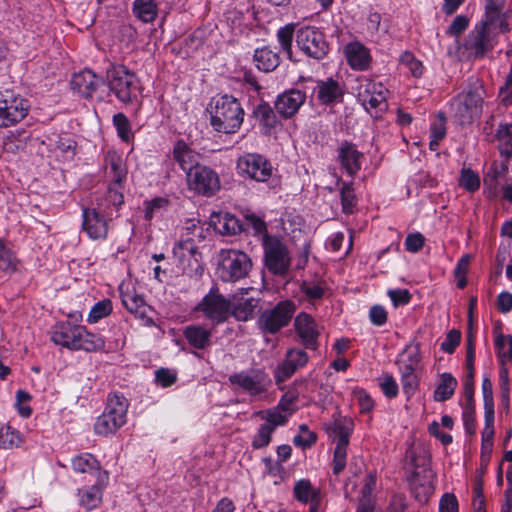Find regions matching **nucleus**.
<instances>
[{"mask_svg": "<svg viewBox=\"0 0 512 512\" xmlns=\"http://www.w3.org/2000/svg\"><path fill=\"white\" fill-rule=\"evenodd\" d=\"M110 90L122 102H128V68L122 64L113 65L107 70Z\"/></svg>", "mask_w": 512, "mask_h": 512, "instance_id": "obj_27", "label": "nucleus"}, {"mask_svg": "<svg viewBox=\"0 0 512 512\" xmlns=\"http://www.w3.org/2000/svg\"><path fill=\"white\" fill-rule=\"evenodd\" d=\"M210 114L213 129L226 134L237 132L244 119V110L238 99L227 94L213 99Z\"/></svg>", "mask_w": 512, "mask_h": 512, "instance_id": "obj_3", "label": "nucleus"}, {"mask_svg": "<svg viewBox=\"0 0 512 512\" xmlns=\"http://www.w3.org/2000/svg\"><path fill=\"white\" fill-rule=\"evenodd\" d=\"M509 14L505 11V0H486L484 18L478 24H485L488 29L498 28L497 33H507L510 30Z\"/></svg>", "mask_w": 512, "mask_h": 512, "instance_id": "obj_19", "label": "nucleus"}, {"mask_svg": "<svg viewBox=\"0 0 512 512\" xmlns=\"http://www.w3.org/2000/svg\"><path fill=\"white\" fill-rule=\"evenodd\" d=\"M254 61L259 70L271 72L278 67L280 58L279 55L269 47H263L255 50Z\"/></svg>", "mask_w": 512, "mask_h": 512, "instance_id": "obj_35", "label": "nucleus"}, {"mask_svg": "<svg viewBox=\"0 0 512 512\" xmlns=\"http://www.w3.org/2000/svg\"><path fill=\"white\" fill-rule=\"evenodd\" d=\"M410 490L419 503H426L434 492L433 473L430 469L414 471L409 478Z\"/></svg>", "mask_w": 512, "mask_h": 512, "instance_id": "obj_23", "label": "nucleus"}, {"mask_svg": "<svg viewBox=\"0 0 512 512\" xmlns=\"http://www.w3.org/2000/svg\"><path fill=\"white\" fill-rule=\"evenodd\" d=\"M104 482H98L90 487L82 488L78 490L80 505L87 510L96 508L102 499V489Z\"/></svg>", "mask_w": 512, "mask_h": 512, "instance_id": "obj_34", "label": "nucleus"}, {"mask_svg": "<svg viewBox=\"0 0 512 512\" xmlns=\"http://www.w3.org/2000/svg\"><path fill=\"white\" fill-rule=\"evenodd\" d=\"M309 361L308 354L301 349H288L285 358L275 370L276 383L289 379L298 369L303 368Z\"/></svg>", "mask_w": 512, "mask_h": 512, "instance_id": "obj_21", "label": "nucleus"}, {"mask_svg": "<svg viewBox=\"0 0 512 512\" xmlns=\"http://www.w3.org/2000/svg\"><path fill=\"white\" fill-rule=\"evenodd\" d=\"M495 137L499 142L498 148L500 154L506 158H512V124H500Z\"/></svg>", "mask_w": 512, "mask_h": 512, "instance_id": "obj_38", "label": "nucleus"}, {"mask_svg": "<svg viewBox=\"0 0 512 512\" xmlns=\"http://www.w3.org/2000/svg\"><path fill=\"white\" fill-rule=\"evenodd\" d=\"M295 32L293 24H287L277 31V39L280 47L282 51L287 54L290 60L293 59L292 42L295 38Z\"/></svg>", "mask_w": 512, "mask_h": 512, "instance_id": "obj_46", "label": "nucleus"}, {"mask_svg": "<svg viewBox=\"0 0 512 512\" xmlns=\"http://www.w3.org/2000/svg\"><path fill=\"white\" fill-rule=\"evenodd\" d=\"M294 497L301 503L319 502L320 491L308 479H300L293 488Z\"/></svg>", "mask_w": 512, "mask_h": 512, "instance_id": "obj_36", "label": "nucleus"}, {"mask_svg": "<svg viewBox=\"0 0 512 512\" xmlns=\"http://www.w3.org/2000/svg\"><path fill=\"white\" fill-rule=\"evenodd\" d=\"M457 379L450 373H443L440 377V383L434 391V400L444 402L449 400L457 387Z\"/></svg>", "mask_w": 512, "mask_h": 512, "instance_id": "obj_37", "label": "nucleus"}, {"mask_svg": "<svg viewBox=\"0 0 512 512\" xmlns=\"http://www.w3.org/2000/svg\"><path fill=\"white\" fill-rule=\"evenodd\" d=\"M237 170L240 176L257 182H266L273 172L271 162L261 154L247 153L237 160Z\"/></svg>", "mask_w": 512, "mask_h": 512, "instance_id": "obj_16", "label": "nucleus"}, {"mask_svg": "<svg viewBox=\"0 0 512 512\" xmlns=\"http://www.w3.org/2000/svg\"><path fill=\"white\" fill-rule=\"evenodd\" d=\"M17 266L16 258L8 249L2 239H0V270L9 272L15 271Z\"/></svg>", "mask_w": 512, "mask_h": 512, "instance_id": "obj_56", "label": "nucleus"}, {"mask_svg": "<svg viewBox=\"0 0 512 512\" xmlns=\"http://www.w3.org/2000/svg\"><path fill=\"white\" fill-rule=\"evenodd\" d=\"M294 328L299 342L310 350H316L319 346L320 332L313 317L305 312L299 313L294 321Z\"/></svg>", "mask_w": 512, "mask_h": 512, "instance_id": "obj_20", "label": "nucleus"}, {"mask_svg": "<svg viewBox=\"0 0 512 512\" xmlns=\"http://www.w3.org/2000/svg\"><path fill=\"white\" fill-rule=\"evenodd\" d=\"M252 268L250 257L235 249L221 250L217 268L223 282H236L248 276Z\"/></svg>", "mask_w": 512, "mask_h": 512, "instance_id": "obj_8", "label": "nucleus"}, {"mask_svg": "<svg viewBox=\"0 0 512 512\" xmlns=\"http://www.w3.org/2000/svg\"><path fill=\"white\" fill-rule=\"evenodd\" d=\"M317 101L322 105H333L343 101L344 87L333 78L319 80L313 88Z\"/></svg>", "mask_w": 512, "mask_h": 512, "instance_id": "obj_24", "label": "nucleus"}, {"mask_svg": "<svg viewBox=\"0 0 512 512\" xmlns=\"http://www.w3.org/2000/svg\"><path fill=\"white\" fill-rule=\"evenodd\" d=\"M295 311L296 305L293 301H281L260 314L257 320L258 328L263 334H276L290 323Z\"/></svg>", "mask_w": 512, "mask_h": 512, "instance_id": "obj_12", "label": "nucleus"}, {"mask_svg": "<svg viewBox=\"0 0 512 512\" xmlns=\"http://www.w3.org/2000/svg\"><path fill=\"white\" fill-rule=\"evenodd\" d=\"M460 340L461 332L456 329L450 330L447 333L445 340L440 345L441 350L448 354H452L457 348V346L460 344Z\"/></svg>", "mask_w": 512, "mask_h": 512, "instance_id": "obj_61", "label": "nucleus"}, {"mask_svg": "<svg viewBox=\"0 0 512 512\" xmlns=\"http://www.w3.org/2000/svg\"><path fill=\"white\" fill-rule=\"evenodd\" d=\"M51 341L69 350L93 352L104 347V339L91 333L85 326L73 324L70 321L57 322L51 330Z\"/></svg>", "mask_w": 512, "mask_h": 512, "instance_id": "obj_1", "label": "nucleus"}, {"mask_svg": "<svg viewBox=\"0 0 512 512\" xmlns=\"http://www.w3.org/2000/svg\"><path fill=\"white\" fill-rule=\"evenodd\" d=\"M262 247L264 264L268 271L273 275H285L289 270L291 259L283 241L275 235H264Z\"/></svg>", "mask_w": 512, "mask_h": 512, "instance_id": "obj_9", "label": "nucleus"}, {"mask_svg": "<svg viewBox=\"0 0 512 512\" xmlns=\"http://www.w3.org/2000/svg\"><path fill=\"white\" fill-rule=\"evenodd\" d=\"M475 349L473 335L470 333L467 341L466 351V376L464 380V396L466 399L463 407L462 418L465 432L474 435L476 431L475 402H474V375H475Z\"/></svg>", "mask_w": 512, "mask_h": 512, "instance_id": "obj_6", "label": "nucleus"}, {"mask_svg": "<svg viewBox=\"0 0 512 512\" xmlns=\"http://www.w3.org/2000/svg\"><path fill=\"white\" fill-rule=\"evenodd\" d=\"M173 159L187 175L194 170L196 166H200L198 163V154L182 140L174 145Z\"/></svg>", "mask_w": 512, "mask_h": 512, "instance_id": "obj_32", "label": "nucleus"}, {"mask_svg": "<svg viewBox=\"0 0 512 512\" xmlns=\"http://www.w3.org/2000/svg\"><path fill=\"white\" fill-rule=\"evenodd\" d=\"M401 372V384L403 392L410 398L418 389L419 381L415 371H404Z\"/></svg>", "mask_w": 512, "mask_h": 512, "instance_id": "obj_55", "label": "nucleus"}, {"mask_svg": "<svg viewBox=\"0 0 512 512\" xmlns=\"http://www.w3.org/2000/svg\"><path fill=\"white\" fill-rule=\"evenodd\" d=\"M106 168L112 177V182L104 197L106 203L111 205L117 210L124 205V183L126 180L127 166L123 161L122 156L116 151H109L105 157ZM110 207V204H107Z\"/></svg>", "mask_w": 512, "mask_h": 512, "instance_id": "obj_7", "label": "nucleus"}, {"mask_svg": "<svg viewBox=\"0 0 512 512\" xmlns=\"http://www.w3.org/2000/svg\"><path fill=\"white\" fill-rule=\"evenodd\" d=\"M112 312V302L109 299H104L97 302L90 309L87 317L89 323H97L99 320L108 316Z\"/></svg>", "mask_w": 512, "mask_h": 512, "instance_id": "obj_49", "label": "nucleus"}, {"mask_svg": "<svg viewBox=\"0 0 512 512\" xmlns=\"http://www.w3.org/2000/svg\"><path fill=\"white\" fill-rule=\"evenodd\" d=\"M104 198L98 199V208H85L83 209V229L86 231L88 236L92 239L104 238L107 234V223L104 218V214L113 216V213H117V210L110 204L107 207Z\"/></svg>", "mask_w": 512, "mask_h": 512, "instance_id": "obj_15", "label": "nucleus"}, {"mask_svg": "<svg viewBox=\"0 0 512 512\" xmlns=\"http://www.w3.org/2000/svg\"><path fill=\"white\" fill-rule=\"evenodd\" d=\"M183 336L188 344L197 350H205L212 343V330L199 324L186 326L183 330Z\"/></svg>", "mask_w": 512, "mask_h": 512, "instance_id": "obj_30", "label": "nucleus"}, {"mask_svg": "<svg viewBox=\"0 0 512 512\" xmlns=\"http://www.w3.org/2000/svg\"><path fill=\"white\" fill-rule=\"evenodd\" d=\"M298 400V393L296 391H288L286 392L280 399L277 409L282 412L287 413L288 415H292L295 412V403Z\"/></svg>", "mask_w": 512, "mask_h": 512, "instance_id": "obj_59", "label": "nucleus"}, {"mask_svg": "<svg viewBox=\"0 0 512 512\" xmlns=\"http://www.w3.org/2000/svg\"><path fill=\"white\" fill-rule=\"evenodd\" d=\"M190 189L204 196H212L220 189L218 174L207 166H196L188 173L187 177Z\"/></svg>", "mask_w": 512, "mask_h": 512, "instance_id": "obj_17", "label": "nucleus"}, {"mask_svg": "<svg viewBox=\"0 0 512 512\" xmlns=\"http://www.w3.org/2000/svg\"><path fill=\"white\" fill-rule=\"evenodd\" d=\"M306 100L305 93L300 90L292 89L279 95L275 101V110L283 118H291Z\"/></svg>", "mask_w": 512, "mask_h": 512, "instance_id": "obj_25", "label": "nucleus"}, {"mask_svg": "<svg viewBox=\"0 0 512 512\" xmlns=\"http://www.w3.org/2000/svg\"><path fill=\"white\" fill-rule=\"evenodd\" d=\"M439 512H458V501L454 494L445 493L439 502Z\"/></svg>", "mask_w": 512, "mask_h": 512, "instance_id": "obj_64", "label": "nucleus"}, {"mask_svg": "<svg viewBox=\"0 0 512 512\" xmlns=\"http://www.w3.org/2000/svg\"><path fill=\"white\" fill-rule=\"evenodd\" d=\"M234 390H239L254 397L266 392L271 380L263 368H250L233 373L228 378Z\"/></svg>", "mask_w": 512, "mask_h": 512, "instance_id": "obj_11", "label": "nucleus"}, {"mask_svg": "<svg viewBox=\"0 0 512 512\" xmlns=\"http://www.w3.org/2000/svg\"><path fill=\"white\" fill-rule=\"evenodd\" d=\"M351 428L343 423H336L334 427V435L336 446L333 457V473L339 475L346 466L347 446Z\"/></svg>", "mask_w": 512, "mask_h": 512, "instance_id": "obj_22", "label": "nucleus"}, {"mask_svg": "<svg viewBox=\"0 0 512 512\" xmlns=\"http://www.w3.org/2000/svg\"><path fill=\"white\" fill-rule=\"evenodd\" d=\"M380 387L384 395L388 398H394L398 394V384L391 374H384L380 379Z\"/></svg>", "mask_w": 512, "mask_h": 512, "instance_id": "obj_63", "label": "nucleus"}, {"mask_svg": "<svg viewBox=\"0 0 512 512\" xmlns=\"http://www.w3.org/2000/svg\"><path fill=\"white\" fill-rule=\"evenodd\" d=\"M197 247L193 237H186L179 241L173 248V255L179 261L192 257L196 253Z\"/></svg>", "mask_w": 512, "mask_h": 512, "instance_id": "obj_47", "label": "nucleus"}, {"mask_svg": "<svg viewBox=\"0 0 512 512\" xmlns=\"http://www.w3.org/2000/svg\"><path fill=\"white\" fill-rule=\"evenodd\" d=\"M253 117L266 129L274 128L277 123V116L273 108L266 102H261L253 110Z\"/></svg>", "mask_w": 512, "mask_h": 512, "instance_id": "obj_39", "label": "nucleus"}, {"mask_svg": "<svg viewBox=\"0 0 512 512\" xmlns=\"http://www.w3.org/2000/svg\"><path fill=\"white\" fill-rule=\"evenodd\" d=\"M469 26V18L465 15L456 16L446 30V34L458 38Z\"/></svg>", "mask_w": 512, "mask_h": 512, "instance_id": "obj_60", "label": "nucleus"}, {"mask_svg": "<svg viewBox=\"0 0 512 512\" xmlns=\"http://www.w3.org/2000/svg\"><path fill=\"white\" fill-rule=\"evenodd\" d=\"M104 85L105 82L103 78L88 69L74 74L71 80L73 90L77 91L85 98L92 97L93 93Z\"/></svg>", "mask_w": 512, "mask_h": 512, "instance_id": "obj_26", "label": "nucleus"}, {"mask_svg": "<svg viewBox=\"0 0 512 512\" xmlns=\"http://www.w3.org/2000/svg\"><path fill=\"white\" fill-rule=\"evenodd\" d=\"M485 90L478 78H470L468 87L451 103L453 117L460 125H468L482 114Z\"/></svg>", "mask_w": 512, "mask_h": 512, "instance_id": "obj_2", "label": "nucleus"}, {"mask_svg": "<svg viewBox=\"0 0 512 512\" xmlns=\"http://www.w3.org/2000/svg\"><path fill=\"white\" fill-rule=\"evenodd\" d=\"M29 110L26 99L12 90L0 92V127H9L23 120Z\"/></svg>", "mask_w": 512, "mask_h": 512, "instance_id": "obj_14", "label": "nucleus"}, {"mask_svg": "<svg viewBox=\"0 0 512 512\" xmlns=\"http://www.w3.org/2000/svg\"><path fill=\"white\" fill-rule=\"evenodd\" d=\"M507 166L504 164L497 165L493 163L488 172L484 176V186L490 190H496L498 183L497 179L507 171Z\"/></svg>", "mask_w": 512, "mask_h": 512, "instance_id": "obj_54", "label": "nucleus"}, {"mask_svg": "<svg viewBox=\"0 0 512 512\" xmlns=\"http://www.w3.org/2000/svg\"><path fill=\"white\" fill-rule=\"evenodd\" d=\"M214 229L221 235H236L241 232L240 220L232 214H217L212 217Z\"/></svg>", "mask_w": 512, "mask_h": 512, "instance_id": "obj_33", "label": "nucleus"}, {"mask_svg": "<svg viewBox=\"0 0 512 512\" xmlns=\"http://www.w3.org/2000/svg\"><path fill=\"white\" fill-rule=\"evenodd\" d=\"M495 348L501 361H512V336L499 334L495 339Z\"/></svg>", "mask_w": 512, "mask_h": 512, "instance_id": "obj_51", "label": "nucleus"}, {"mask_svg": "<svg viewBox=\"0 0 512 512\" xmlns=\"http://www.w3.org/2000/svg\"><path fill=\"white\" fill-rule=\"evenodd\" d=\"M133 12L139 20L151 22L157 15V7L154 0H135Z\"/></svg>", "mask_w": 512, "mask_h": 512, "instance_id": "obj_43", "label": "nucleus"}, {"mask_svg": "<svg viewBox=\"0 0 512 512\" xmlns=\"http://www.w3.org/2000/svg\"><path fill=\"white\" fill-rule=\"evenodd\" d=\"M259 415H261L262 419H266V425H273L274 429L276 426L286 424L288 417L290 416L287 413L283 414L282 411L277 409V407L273 410L260 411Z\"/></svg>", "mask_w": 512, "mask_h": 512, "instance_id": "obj_58", "label": "nucleus"}, {"mask_svg": "<svg viewBox=\"0 0 512 512\" xmlns=\"http://www.w3.org/2000/svg\"><path fill=\"white\" fill-rule=\"evenodd\" d=\"M258 302L257 299L252 297L240 301L234 307L231 306V315L238 321H247L253 317Z\"/></svg>", "mask_w": 512, "mask_h": 512, "instance_id": "obj_44", "label": "nucleus"}, {"mask_svg": "<svg viewBox=\"0 0 512 512\" xmlns=\"http://www.w3.org/2000/svg\"><path fill=\"white\" fill-rule=\"evenodd\" d=\"M23 442L20 433L9 425L0 424V449L18 447Z\"/></svg>", "mask_w": 512, "mask_h": 512, "instance_id": "obj_45", "label": "nucleus"}, {"mask_svg": "<svg viewBox=\"0 0 512 512\" xmlns=\"http://www.w3.org/2000/svg\"><path fill=\"white\" fill-rule=\"evenodd\" d=\"M362 157L363 154L351 142H342L338 149V160L350 176H355L361 169L360 159Z\"/></svg>", "mask_w": 512, "mask_h": 512, "instance_id": "obj_28", "label": "nucleus"}, {"mask_svg": "<svg viewBox=\"0 0 512 512\" xmlns=\"http://www.w3.org/2000/svg\"><path fill=\"white\" fill-rule=\"evenodd\" d=\"M246 221L247 225L250 226L254 230L255 234L260 237L262 243L264 235H269L265 221L255 214L247 215Z\"/></svg>", "mask_w": 512, "mask_h": 512, "instance_id": "obj_62", "label": "nucleus"}, {"mask_svg": "<svg viewBox=\"0 0 512 512\" xmlns=\"http://www.w3.org/2000/svg\"><path fill=\"white\" fill-rule=\"evenodd\" d=\"M498 43V33L488 29L485 24L476 23L463 43H458L459 58L468 60L482 59L491 53Z\"/></svg>", "mask_w": 512, "mask_h": 512, "instance_id": "obj_4", "label": "nucleus"}, {"mask_svg": "<svg viewBox=\"0 0 512 512\" xmlns=\"http://www.w3.org/2000/svg\"><path fill=\"white\" fill-rule=\"evenodd\" d=\"M349 65L355 70H365L369 67L371 56L369 50L359 42H352L344 49Z\"/></svg>", "mask_w": 512, "mask_h": 512, "instance_id": "obj_31", "label": "nucleus"}, {"mask_svg": "<svg viewBox=\"0 0 512 512\" xmlns=\"http://www.w3.org/2000/svg\"><path fill=\"white\" fill-rule=\"evenodd\" d=\"M274 432L273 425L263 424L259 427L256 435L253 438L252 446L255 449L266 447L271 441V435Z\"/></svg>", "mask_w": 512, "mask_h": 512, "instance_id": "obj_57", "label": "nucleus"}, {"mask_svg": "<svg viewBox=\"0 0 512 512\" xmlns=\"http://www.w3.org/2000/svg\"><path fill=\"white\" fill-rule=\"evenodd\" d=\"M494 417H485V427L482 431L481 443V461L487 463L490 460L493 437H494Z\"/></svg>", "mask_w": 512, "mask_h": 512, "instance_id": "obj_40", "label": "nucleus"}, {"mask_svg": "<svg viewBox=\"0 0 512 512\" xmlns=\"http://www.w3.org/2000/svg\"><path fill=\"white\" fill-rule=\"evenodd\" d=\"M400 63L409 69L411 74L418 78L423 74V64L415 58L414 54L410 51H405L400 57Z\"/></svg>", "mask_w": 512, "mask_h": 512, "instance_id": "obj_53", "label": "nucleus"}, {"mask_svg": "<svg viewBox=\"0 0 512 512\" xmlns=\"http://www.w3.org/2000/svg\"><path fill=\"white\" fill-rule=\"evenodd\" d=\"M128 401L118 392L109 395L107 406L94 424V431L98 435L106 436L117 431L126 423Z\"/></svg>", "mask_w": 512, "mask_h": 512, "instance_id": "obj_5", "label": "nucleus"}, {"mask_svg": "<svg viewBox=\"0 0 512 512\" xmlns=\"http://www.w3.org/2000/svg\"><path fill=\"white\" fill-rule=\"evenodd\" d=\"M459 185L468 192H475L480 187V178L476 172L470 168H463L459 179Z\"/></svg>", "mask_w": 512, "mask_h": 512, "instance_id": "obj_50", "label": "nucleus"}, {"mask_svg": "<svg viewBox=\"0 0 512 512\" xmlns=\"http://www.w3.org/2000/svg\"><path fill=\"white\" fill-rule=\"evenodd\" d=\"M482 394L484 404V417H494L493 385L489 377L482 380Z\"/></svg>", "mask_w": 512, "mask_h": 512, "instance_id": "obj_48", "label": "nucleus"}, {"mask_svg": "<svg viewBox=\"0 0 512 512\" xmlns=\"http://www.w3.org/2000/svg\"><path fill=\"white\" fill-rule=\"evenodd\" d=\"M340 196L343 212L346 214L352 213L356 205V197L352 184L343 183L340 190Z\"/></svg>", "mask_w": 512, "mask_h": 512, "instance_id": "obj_52", "label": "nucleus"}, {"mask_svg": "<svg viewBox=\"0 0 512 512\" xmlns=\"http://www.w3.org/2000/svg\"><path fill=\"white\" fill-rule=\"evenodd\" d=\"M152 309L145 303L142 297L135 296L130 299V314L134 316L136 320H139L143 325H149L153 323L150 313Z\"/></svg>", "mask_w": 512, "mask_h": 512, "instance_id": "obj_41", "label": "nucleus"}, {"mask_svg": "<svg viewBox=\"0 0 512 512\" xmlns=\"http://www.w3.org/2000/svg\"><path fill=\"white\" fill-rule=\"evenodd\" d=\"M72 468L78 473L96 474L98 482L108 479L106 471H102L99 461L91 453H81L72 458Z\"/></svg>", "mask_w": 512, "mask_h": 512, "instance_id": "obj_29", "label": "nucleus"}, {"mask_svg": "<svg viewBox=\"0 0 512 512\" xmlns=\"http://www.w3.org/2000/svg\"><path fill=\"white\" fill-rule=\"evenodd\" d=\"M194 310L202 313L213 325H219L231 316V301L225 298L217 288L212 287Z\"/></svg>", "mask_w": 512, "mask_h": 512, "instance_id": "obj_13", "label": "nucleus"}, {"mask_svg": "<svg viewBox=\"0 0 512 512\" xmlns=\"http://www.w3.org/2000/svg\"><path fill=\"white\" fill-rule=\"evenodd\" d=\"M401 356L403 359L400 360V370L404 371H416L420 361H421V354L419 346L409 344L406 346V348L403 350Z\"/></svg>", "mask_w": 512, "mask_h": 512, "instance_id": "obj_42", "label": "nucleus"}, {"mask_svg": "<svg viewBox=\"0 0 512 512\" xmlns=\"http://www.w3.org/2000/svg\"><path fill=\"white\" fill-rule=\"evenodd\" d=\"M355 90L358 100L366 109H376L385 105L387 90L382 83L374 82L365 77L358 78Z\"/></svg>", "mask_w": 512, "mask_h": 512, "instance_id": "obj_18", "label": "nucleus"}, {"mask_svg": "<svg viewBox=\"0 0 512 512\" xmlns=\"http://www.w3.org/2000/svg\"><path fill=\"white\" fill-rule=\"evenodd\" d=\"M295 42L303 54L316 60L323 59L329 51L325 34L314 26L298 28L295 32Z\"/></svg>", "mask_w": 512, "mask_h": 512, "instance_id": "obj_10", "label": "nucleus"}]
</instances>
